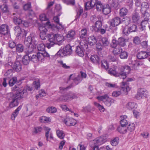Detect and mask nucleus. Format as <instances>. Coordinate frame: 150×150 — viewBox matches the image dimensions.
Wrapping results in <instances>:
<instances>
[{
	"label": "nucleus",
	"instance_id": "63",
	"mask_svg": "<svg viewBox=\"0 0 150 150\" xmlns=\"http://www.w3.org/2000/svg\"><path fill=\"white\" fill-rule=\"evenodd\" d=\"M121 94V92L120 91H116L113 92L112 93V96L115 97H117L119 96Z\"/></svg>",
	"mask_w": 150,
	"mask_h": 150
},
{
	"label": "nucleus",
	"instance_id": "22",
	"mask_svg": "<svg viewBox=\"0 0 150 150\" xmlns=\"http://www.w3.org/2000/svg\"><path fill=\"white\" fill-rule=\"evenodd\" d=\"M103 13L105 15H107L111 12V8L110 6L108 4L103 6L102 10Z\"/></svg>",
	"mask_w": 150,
	"mask_h": 150
},
{
	"label": "nucleus",
	"instance_id": "17",
	"mask_svg": "<svg viewBox=\"0 0 150 150\" xmlns=\"http://www.w3.org/2000/svg\"><path fill=\"white\" fill-rule=\"evenodd\" d=\"M106 141V140L105 137H99L93 140L92 143L94 144V145H99L102 144L105 142Z\"/></svg>",
	"mask_w": 150,
	"mask_h": 150
},
{
	"label": "nucleus",
	"instance_id": "33",
	"mask_svg": "<svg viewBox=\"0 0 150 150\" xmlns=\"http://www.w3.org/2000/svg\"><path fill=\"white\" fill-rule=\"evenodd\" d=\"M40 122H50L51 121V118L45 116H42L39 118Z\"/></svg>",
	"mask_w": 150,
	"mask_h": 150
},
{
	"label": "nucleus",
	"instance_id": "28",
	"mask_svg": "<svg viewBox=\"0 0 150 150\" xmlns=\"http://www.w3.org/2000/svg\"><path fill=\"white\" fill-rule=\"evenodd\" d=\"M127 128L131 132L134 131L135 128V124L134 122H128Z\"/></svg>",
	"mask_w": 150,
	"mask_h": 150
},
{
	"label": "nucleus",
	"instance_id": "46",
	"mask_svg": "<svg viewBox=\"0 0 150 150\" xmlns=\"http://www.w3.org/2000/svg\"><path fill=\"white\" fill-rule=\"evenodd\" d=\"M94 105L98 108L100 112H103L104 111L105 108L103 106L101 105L99 103L96 102H94Z\"/></svg>",
	"mask_w": 150,
	"mask_h": 150
},
{
	"label": "nucleus",
	"instance_id": "52",
	"mask_svg": "<svg viewBox=\"0 0 150 150\" xmlns=\"http://www.w3.org/2000/svg\"><path fill=\"white\" fill-rule=\"evenodd\" d=\"M12 69H9L5 73L4 75L7 77L10 78L12 76Z\"/></svg>",
	"mask_w": 150,
	"mask_h": 150
},
{
	"label": "nucleus",
	"instance_id": "49",
	"mask_svg": "<svg viewBox=\"0 0 150 150\" xmlns=\"http://www.w3.org/2000/svg\"><path fill=\"white\" fill-rule=\"evenodd\" d=\"M102 67L105 69H108L109 68V66L107 62L105 60H103L101 61Z\"/></svg>",
	"mask_w": 150,
	"mask_h": 150
},
{
	"label": "nucleus",
	"instance_id": "61",
	"mask_svg": "<svg viewBox=\"0 0 150 150\" xmlns=\"http://www.w3.org/2000/svg\"><path fill=\"white\" fill-rule=\"evenodd\" d=\"M63 1L68 5L71 4L74 5L75 4L74 0H64Z\"/></svg>",
	"mask_w": 150,
	"mask_h": 150
},
{
	"label": "nucleus",
	"instance_id": "6",
	"mask_svg": "<svg viewBox=\"0 0 150 150\" xmlns=\"http://www.w3.org/2000/svg\"><path fill=\"white\" fill-rule=\"evenodd\" d=\"M97 99L99 101H102L107 106H110L111 103L114 102V100L110 98L108 95L105 94L104 96H98L97 97Z\"/></svg>",
	"mask_w": 150,
	"mask_h": 150
},
{
	"label": "nucleus",
	"instance_id": "5",
	"mask_svg": "<svg viewBox=\"0 0 150 150\" xmlns=\"http://www.w3.org/2000/svg\"><path fill=\"white\" fill-rule=\"evenodd\" d=\"M121 23V19L119 17H117L113 18L109 22L110 29L113 30V32L115 31L117 28L116 26Z\"/></svg>",
	"mask_w": 150,
	"mask_h": 150
},
{
	"label": "nucleus",
	"instance_id": "14",
	"mask_svg": "<svg viewBox=\"0 0 150 150\" xmlns=\"http://www.w3.org/2000/svg\"><path fill=\"white\" fill-rule=\"evenodd\" d=\"M12 17L13 22L16 25H19L22 23V21L20 18V15L17 13H13Z\"/></svg>",
	"mask_w": 150,
	"mask_h": 150
},
{
	"label": "nucleus",
	"instance_id": "25",
	"mask_svg": "<svg viewBox=\"0 0 150 150\" xmlns=\"http://www.w3.org/2000/svg\"><path fill=\"white\" fill-rule=\"evenodd\" d=\"M30 60V58L28 54H26L23 57L22 61L23 64L25 65H28L29 63Z\"/></svg>",
	"mask_w": 150,
	"mask_h": 150
},
{
	"label": "nucleus",
	"instance_id": "4",
	"mask_svg": "<svg viewBox=\"0 0 150 150\" xmlns=\"http://www.w3.org/2000/svg\"><path fill=\"white\" fill-rule=\"evenodd\" d=\"M88 48L87 41L85 40H83L81 41L79 45L76 47L75 52L78 56L83 57L84 55L85 51H88Z\"/></svg>",
	"mask_w": 150,
	"mask_h": 150
},
{
	"label": "nucleus",
	"instance_id": "2",
	"mask_svg": "<svg viewBox=\"0 0 150 150\" xmlns=\"http://www.w3.org/2000/svg\"><path fill=\"white\" fill-rule=\"evenodd\" d=\"M117 69L115 67L111 68L108 71L109 74L115 77H120V78L124 79L126 77L127 74H129L130 71V68L128 66H125L122 67L121 69Z\"/></svg>",
	"mask_w": 150,
	"mask_h": 150
},
{
	"label": "nucleus",
	"instance_id": "15",
	"mask_svg": "<svg viewBox=\"0 0 150 150\" xmlns=\"http://www.w3.org/2000/svg\"><path fill=\"white\" fill-rule=\"evenodd\" d=\"M120 123L121 125L118 127V131L120 133L122 134L126 133L127 132V130L125 127L128 124V122H120Z\"/></svg>",
	"mask_w": 150,
	"mask_h": 150
},
{
	"label": "nucleus",
	"instance_id": "29",
	"mask_svg": "<svg viewBox=\"0 0 150 150\" xmlns=\"http://www.w3.org/2000/svg\"><path fill=\"white\" fill-rule=\"evenodd\" d=\"M22 107V106L20 105L18 107V108L15 110L11 116V118L12 120L14 119L15 117L18 115L19 111L21 109Z\"/></svg>",
	"mask_w": 150,
	"mask_h": 150
},
{
	"label": "nucleus",
	"instance_id": "40",
	"mask_svg": "<svg viewBox=\"0 0 150 150\" xmlns=\"http://www.w3.org/2000/svg\"><path fill=\"white\" fill-rule=\"evenodd\" d=\"M16 51L18 52H21L23 51L24 47L21 44H18L16 46Z\"/></svg>",
	"mask_w": 150,
	"mask_h": 150
},
{
	"label": "nucleus",
	"instance_id": "30",
	"mask_svg": "<svg viewBox=\"0 0 150 150\" xmlns=\"http://www.w3.org/2000/svg\"><path fill=\"white\" fill-rule=\"evenodd\" d=\"M101 42L104 47L107 46L110 44V42L108 39L106 37H103L101 40Z\"/></svg>",
	"mask_w": 150,
	"mask_h": 150
},
{
	"label": "nucleus",
	"instance_id": "23",
	"mask_svg": "<svg viewBox=\"0 0 150 150\" xmlns=\"http://www.w3.org/2000/svg\"><path fill=\"white\" fill-rule=\"evenodd\" d=\"M88 42L90 45L92 46L95 44L97 42V40L94 36L92 35L88 38Z\"/></svg>",
	"mask_w": 150,
	"mask_h": 150
},
{
	"label": "nucleus",
	"instance_id": "62",
	"mask_svg": "<svg viewBox=\"0 0 150 150\" xmlns=\"http://www.w3.org/2000/svg\"><path fill=\"white\" fill-rule=\"evenodd\" d=\"M129 31L130 32H133L136 31L137 28V26L135 25L132 24L131 26L129 27Z\"/></svg>",
	"mask_w": 150,
	"mask_h": 150
},
{
	"label": "nucleus",
	"instance_id": "56",
	"mask_svg": "<svg viewBox=\"0 0 150 150\" xmlns=\"http://www.w3.org/2000/svg\"><path fill=\"white\" fill-rule=\"evenodd\" d=\"M1 8L4 13L8 11V8L6 4H3L1 6Z\"/></svg>",
	"mask_w": 150,
	"mask_h": 150
},
{
	"label": "nucleus",
	"instance_id": "26",
	"mask_svg": "<svg viewBox=\"0 0 150 150\" xmlns=\"http://www.w3.org/2000/svg\"><path fill=\"white\" fill-rule=\"evenodd\" d=\"M132 20L134 23H137L140 19V16L138 13H135L132 14Z\"/></svg>",
	"mask_w": 150,
	"mask_h": 150
},
{
	"label": "nucleus",
	"instance_id": "10",
	"mask_svg": "<svg viewBox=\"0 0 150 150\" xmlns=\"http://www.w3.org/2000/svg\"><path fill=\"white\" fill-rule=\"evenodd\" d=\"M76 96L73 93L69 92L64 96H62L60 97L59 100L60 101H66L75 98Z\"/></svg>",
	"mask_w": 150,
	"mask_h": 150
},
{
	"label": "nucleus",
	"instance_id": "3",
	"mask_svg": "<svg viewBox=\"0 0 150 150\" xmlns=\"http://www.w3.org/2000/svg\"><path fill=\"white\" fill-rule=\"evenodd\" d=\"M34 34H31L30 36L25 38L24 41L25 45L28 47L27 49L28 54H29L33 52L35 50V47L36 44Z\"/></svg>",
	"mask_w": 150,
	"mask_h": 150
},
{
	"label": "nucleus",
	"instance_id": "8",
	"mask_svg": "<svg viewBox=\"0 0 150 150\" xmlns=\"http://www.w3.org/2000/svg\"><path fill=\"white\" fill-rule=\"evenodd\" d=\"M8 26L6 24H2L0 27V31L2 34L4 35L6 40H7L10 36Z\"/></svg>",
	"mask_w": 150,
	"mask_h": 150
},
{
	"label": "nucleus",
	"instance_id": "50",
	"mask_svg": "<svg viewBox=\"0 0 150 150\" xmlns=\"http://www.w3.org/2000/svg\"><path fill=\"white\" fill-rule=\"evenodd\" d=\"M118 43L116 40L115 39L112 40V42L110 44V46L112 48H115L118 46Z\"/></svg>",
	"mask_w": 150,
	"mask_h": 150
},
{
	"label": "nucleus",
	"instance_id": "27",
	"mask_svg": "<svg viewBox=\"0 0 150 150\" xmlns=\"http://www.w3.org/2000/svg\"><path fill=\"white\" fill-rule=\"evenodd\" d=\"M143 17L144 19L142 21L141 23V26L142 29L145 28V25L148 24L149 20V19L147 16H145V17Z\"/></svg>",
	"mask_w": 150,
	"mask_h": 150
},
{
	"label": "nucleus",
	"instance_id": "11",
	"mask_svg": "<svg viewBox=\"0 0 150 150\" xmlns=\"http://www.w3.org/2000/svg\"><path fill=\"white\" fill-rule=\"evenodd\" d=\"M14 29L17 36H20L22 38H24L26 36L27 32L24 30H22L19 26L15 27Z\"/></svg>",
	"mask_w": 150,
	"mask_h": 150
},
{
	"label": "nucleus",
	"instance_id": "36",
	"mask_svg": "<svg viewBox=\"0 0 150 150\" xmlns=\"http://www.w3.org/2000/svg\"><path fill=\"white\" fill-rule=\"evenodd\" d=\"M131 22L130 18L128 17H125L123 18L121 23L125 24L126 25L129 24Z\"/></svg>",
	"mask_w": 150,
	"mask_h": 150
},
{
	"label": "nucleus",
	"instance_id": "57",
	"mask_svg": "<svg viewBox=\"0 0 150 150\" xmlns=\"http://www.w3.org/2000/svg\"><path fill=\"white\" fill-rule=\"evenodd\" d=\"M72 87L71 85H70L66 87H61L60 88V92L62 93L66 91L67 90L71 88Z\"/></svg>",
	"mask_w": 150,
	"mask_h": 150
},
{
	"label": "nucleus",
	"instance_id": "32",
	"mask_svg": "<svg viewBox=\"0 0 150 150\" xmlns=\"http://www.w3.org/2000/svg\"><path fill=\"white\" fill-rule=\"evenodd\" d=\"M117 42L119 45L124 47L126 45L125 40L123 38L120 37L119 38Z\"/></svg>",
	"mask_w": 150,
	"mask_h": 150
},
{
	"label": "nucleus",
	"instance_id": "39",
	"mask_svg": "<svg viewBox=\"0 0 150 150\" xmlns=\"http://www.w3.org/2000/svg\"><path fill=\"white\" fill-rule=\"evenodd\" d=\"M17 82V78L16 77H14L11 79L9 81V85L10 86H13Z\"/></svg>",
	"mask_w": 150,
	"mask_h": 150
},
{
	"label": "nucleus",
	"instance_id": "43",
	"mask_svg": "<svg viewBox=\"0 0 150 150\" xmlns=\"http://www.w3.org/2000/svg\"><path fill=\"white\" fill-rule=\"evenodd\" d=\"M45 46L44 44L41 43L39 44L38 46V51H40L41 52H45Z\"/></svg>",
	"mask_w": 150,
	"mask_h": 150
},
{
	"label": "nucleus",
	"instance_id": "42",
	"mask_svg": "<svg viewBox=\"0 0 150 150\" xmlns=\"http://www.w3.org/2000/svg\"><path fill=\"white\" fill-rule=\"evenodd\" d=\"M47 112L49 113H54L56 112L57 111L56 108L53 107H51L47 108L46 109Z\"/></svg>",
	"mask_w": 150,
	"mask_h": 150
},
{
	"label": "nucleus",
	"instance_id": "7",
	"mask_svg": "<svg viewBox=\"0 0 150 150\" xmlns=\"http://www.w3.org/2000/svg\"><path fill=\"white\" fill-rule=\"evenodd\" d=\"M47 37L49 42H53L54 43L57 42L61 41L63 39V37L62 35L58 34H49L47 35Z\"/></svg>",
	"mask_w": 150,
	"mask_h": 150
},
{
	"label": "nucleus",
	"instance_id": "59",
	"mask_svg": "<svg viewBox=\"0 0 150 150\" xmlns=\"http://www.w3.org/2000/svg\"><path fill=\"white\" fill-rule=\"evenodd\" d=\"M93 7L91 4V3L90 2L88 1L86 2L85 5V9L86 10L90 9Z\"/></svg>",
	"mask_w": 150,
	"mask_h": 150
},
{
	"label": "nucleus",
	"instance_id": "20",
	"mask_svg": "<svg viewBox=\"0 0 150 150\" xmlns=\"http://www.w3.org/2000/svg\"><path fill=\"white\" fill-rule=\"evenodd\" d=\"M137 107V104L134 102H129L126 105V108L128 110H132L136 109Z\"/></svg>",
	"mask_w": 150,
	"mask_h": 150
},
{
	"label": "nucleus",
	"instance_id": "45",
	"mask_svg": "<svg viewBox=\"0 0 150 150\" xmlns=\"http://www.w3.org/2000/svg\"><path fill=\"white\" fill-rule=\"evenodd\" d=\"M119 139L118 137H116L111 141V144L113 146L117 145L119 142Z\"/></svg>",
	"mask_w": 150,
	"mask_h": 150
},
{
	"label": "nucleus",
	"instance_id": "44",
	"mask_svg": "<svg viewBox=\"0 0 150 150\" xmlns=\"http://www.w3.org/2000/svg\"><path fill=\"white\" fill-rule=\"evenodd\" d=\"M120 122H128L129 121L127 116L126 115L120 116Z\"/></svg>",
	"mask_w": 150,
	"mask_h": 150
},
{
	"label": "nucleus",
	"instance_id": "60",
	"mask_svg": "<svg viewBox=\"0 0 150 150\" xmlns=\"http://www.w3.org/2000/svg\"><path fill=\"white\" fill-rule=\"evenodd\" d=\"M96 48L99 51H101L103 48L104 46L100 43L98 42L96 45Z\"/></svg>",
	"mask_w": 150,
	"mask_h": 150
},
{
	"label": "nucleus",
	"instance_id": "1",
	"mask_svg": "<svg viewBox=\"0 0 150 150\" xmlns=\"http://www.w3.org/2000/svg\"><path fill=\"white\" fill-rule=\"evenodd\" d=\"M26 94V91L25 90L20 91L17 92L16 94L11 92L7 94V98L10 101L9 106L12 108L18 105V100L23 98L24 95Z\"/></svg>",
	"mask_w": 150,
	"mask_h": 150
},
{
	"label": "nucleus",
	"instance_id": "37",
	"mask_svg": "<svg viewBox=\"0 0 150 150\" xmlns=\"http://www.w3.org/2000/svg\"><path fill=\"white\" fill-rule=\"evenodd\" d=\"M42 130V128L40 127H34L33 131V134H35L40 132Z\"/></svg>",
	"mask_w": 150,
	"mask_h": 150
},
{
	"label": "nucleus",
	"instance_id": "21",
	"mask_svg": "<svg viewBox=\"0 0 150 150\" xmlns=\"http://www.w3.org/2000/svg\"><path fill=\"white\" fill-rule=\"evenodd\" d=\"M71 48L72 46L68 44L63 48L67 55H70L72 53V50Z\"/></svg>",
	"mask_w": 150,
	"mask_h": 150
},
{
	"label": "nucleus",
	"instance_id": "51",
	"mask_svg": "<svg viewBox=\"0 0 150 150\" xmlns=\"http://www.w3.org/2000/svg\"><path fill=\"white\" fill-rule=\"evenodd\" d=\"M147 9L143 7H141V11L143 15V17L147 16L149 14L146 12Z\"/></svg>",
	"mask_w": 150,
	"mask_h": 150
},
{
	"label": "nucleus",
	"instance_id": "53",
	"mask_svg": "<svg viewBox=\"0 0 150 150\" xmlns=\"http://www.w3.org/2000/svg\"><path fill=\"white\" fill-rule=\"evenodd\" d=\"M82 80V79L80 75H78L74 79V82L76 85L78 84Z\"/></svg>",
	"mask_w": 150,
	"mask_h": 150
},
{
	"label": "nucleus",
	"instance_id": "16",
	"mask_svg": "<svg viewBox=\"0 0 150 150\" xmlns=\"http://www.w3.org/2000/svg\"><path fill=\"white\" fill-rule=\"evenodd\" d=\"M37 56L39 61L42 62L44 61L45 57H49L50 55L47 52H38Z\"/></svg>",
	"mask_w": 150,
	"mask_h": 150
},
{
	"label": "nucleus",
	"instance_id": "47",
	"mask_svg": "<svg viewBox=\"0 0 150 150\" xmlns=\"http://www.w3.org/2000/svg\"><path fill=\"white\" fill-rule=\"evenodd\" d=\"M96 6V9L98 11H100L103 8V6L100 1L97 3Z\"/></svg>",
	"mask_w": 150,
	"mask_h": 150
},
{
	"label": "nucleus",
	"instance_id": "31",
	"mask_svg": "<svg viewBox=\"0 0 150 150\" xmlns=\"http://www.w3.org/2000/svg\"><path fill=\"white\" fill-rule=\"evenodd\" d=\"M114 48V49L112 51V53L115 55L119 54L122 50L121 47L119 46H118Z\"/></svg>",
	"mask_w": 150,
	"mask_h": 150
},
{
	"label": "nucleus",
	"instance_id": "64",
	"mask_svg": "<svg viewBox=\"0 0 150 150\" xmlns=\"http://www.w3.org/2000/svg\"><path fill=\"white\" fill-rule=\"evenodd\" d=\"M30 59H31L32 61L34 63H37L39 61L37 55H33Z\"/></svg>",
	"mask_w": 150,
	"mask_h": 150
},
{
	"label": "nucleus",
	"instance_id": "48",
	"mask_svg": "<svg viewBox=\"0 0 150 150\" xmlns=\"http://www.w3.org/2000/svg\"><path fill=\"white\" fill-rule=\"evenodd\" d=\"M64 49L60 50L57 53V55L59 57H62L67 55Z\"/></svg>",
	"mask_w": 150,
	"mask_h": 150
},
{
	"label": "nucleus",
	"instance_id": "12",
	"mask_svg": "<svg viewBox=\"0 0 150 150\" xmlns=\"http://www.w3.org/2000/svg\"><path fill=\"white\" fill-rule=\"evenodd\" d=\"M39 30L40 31V35L41 39L43 40H46L47 37L46 33L47 30L45 28V27L40 26Z\"/></svg>",
	"mask_w": 150,
	"mask_h": 150
},
{
	"label": "nucleus",
	"instance_id": "54",
	"mask_svg": "<svg viewBox=\"0 0 150 150\" xmlns=\"http://www.w3.org/2000/svg\"><path fill=\"white\" fill-rule=\"evenodd\" d=\"M133 41L136 45H139L140 43L141 40L138 37L136 36L134 38Z\"/></svg>",
	"mask_w": 150,
	"mask_h": 150
},
{
	"label": "nucleus",
	"instance_id": "34",
	"mask_svg": "<svg viewBox=\"0 0 150 150\" xmlns=\"http://www.w3.org/2000/svg\"><path fill=\"white\" fill-rule=\"evenodd\" d=\"M128 12V10L125 8H121L120 11V15L121 16H126Z\"/></svg>",
	"mask_w": 150,
	"mask_h": 150
},
{
	"label": "nucleus",
	"instance_id": "9",
	"mask_svg": "<svg viewBox=\"0 0 150 150\" xmlns=\"http://www.w3.org/2000/svg\"><path fill=\"white\" fill-rule=\"evenodd\" d=\"M147 91L144 88H139L137 90V93L136 96L137 99L140 100L144 97H146L148 96Z\"/></svg>",
	"mask_w": 150,
	"mask_h": 150
},
{
	"label": "nucleus",
	"instance_id": "55",
	"mask_svg": "<svg viewBox=\"0 0 150 150\" xmlns=\"http://www.w3.org/2000/svg\"><path fill=\"white\" fill-rule=\"evenodd\" d=\"M39 96L36 95V98L38 99L39 97L40 96L41 97H44L46 96V93L45 91L43 90H41L39 91Z\"/></svg>",
	"mask_w": 150,
	"mask_h": 150
},
{
	"label": "nucleus",
	"instance_id": "41",
	"mask_svg": "<svg viewBox=\"0 0 150 150\" xmlns=\"http://www.w3.org/2000/svg\"><path fill=\"white\" fill-rule=\"evenodd\" d=\"M120 57L121 59H125L127 58L128 56V54L125 51H122V50L120 53Z\"/></svg>",
	"mask_w": 150,
	"mask_h": 150
},
{
	"label": "nucleus",
	"instance_id": "24",
	"mask_svg": "<svg viewBox=\"0 0 150 150\" xmlns=\"http://www.w3.org/2000/svg\"><path fill=\"white\" fill-rule=\"evenodd\" d=\"M90 60L93 63L95 64H98L99 62V57L96 55H92L90 57Z\"/></svg>",
	"mask_w": 150,
	"mask_h": 150
},
{
	"label": "nucleus",
	"instance_id": "18",
	"mask_svg": "<svg viewBox=\"0 0 150 150\" xmlns=\"http://www.w3.org/2000/svg\"><path fill=\"white\" fill-rule=\"evenodd\" d=\"M12 67L13 70L18 72L20 71L22 69L21 63L19 61H16L12 65Z\"/></svg>",
	"mask_w": 150,
	"mask_h": 150
},
{
	"label": "nucleus",
	"instance_id": "38",
	"mask_svg": "<svg viewBox=\"0 0 150 150\" xmlns=\"http://www.w3.org/2000/svg\"><path fill=\"white\" fill-rule=\"evenodd\" d=\"M58 137L60 139H63L64 137L65 134L63 131L60 130H58L56 131Z\"/></svg>",
	"mask_w": 150,
	"mask_h": 150
},
{
	"label": "nucleus",
	"instance_id": "58",
	"mask_svg": "<svg viewBox=\"0 0 150 150\" xmlns=\"http://www.w3.org/2000/svg\"><path fill=\"white\" fill-rule=\"evenodd\" d=\"M40 19L42 21H47L48 19L45 14H42L39 16Z\"/></svg>",
	"mask_w": 150,
	"mask_h": 150
},
{
	"label": "nucleus",
	"instance_id": "13",
	"mask_svg": "<svg viewBox=\"0 0 150 150\" xmlns=\"http://www.w3.org/2000/svg\"><path fill=\"white\" fill-rule=\"evenodd\" d=\"M102 26L101 21H97L95 23V25H92L91 27V30L93 31L98 32L99 31Z\"/></svg>",
	"mask_w": 150,
	"mask_h": 150
},
{
	"label": "nucleus",
	"instance_id": "19",
	"mask_svg": "<svg viewBox=\"0 0 150 150\" xmlns=\"http://www.w3.org/2000/svg\"><path fill=\"white\" fill-rule=\"evenodd\" d=\"M76 35V33L75 31L74 30H71L68 32L66 36L69 39L73 40L75 38Z\"/></svg>",
	"mask_w": 150,
	"mask_h": 150
},
{
	"label": "nucleus",
	"instance_id": "35",
	"mask_svg": "<svg viewBox=\"0 0 150 150\" xmlns=\"http://www.w3.org/2000/svg\"><path fill=\"white\" fill-rule=\"evenodd\" d=\"M87 30L86 29L81 30L79 33L80 37L82 39L85 38L86 36Z\"/></svg>",
	"mask_w": 150,
	"mask_h": 150
}]
</instances>
